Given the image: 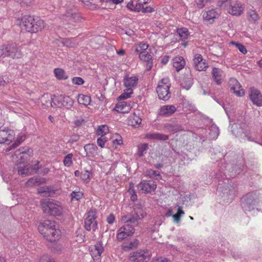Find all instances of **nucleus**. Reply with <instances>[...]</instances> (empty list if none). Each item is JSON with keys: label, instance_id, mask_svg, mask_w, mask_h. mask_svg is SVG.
Wrapping results in <instances>:
<instances>
[{"label": "nucleus", "instance_id": "nucleus-34", "mask_svg": "<svg viewBox=\"0 0 262 262\" xmlns=\"http://www.w3.org/2000/svg\"><path fill=\"white\" fill-rule=\"evenodd\" d=\"M212 74L214 80L217 84H220L222 80V71L216 68H214L212 71Z\"/></svg>", "mask_w": 262, "mask_h": 262}, {"label": "nucleus", "instance_id": "nucleus-27", "mask_svg": "<svg viewBox=\"0 0 262 262\" xmlns=\"http://www.w3.org/2000/svg\"><path fill=\"white\" fill-rule=\"evenodd\" d=\"M219 133L218 127L216 125L212 124L208 128L207 134H206L205 136H202L203 137L208 138L210 140H215L218 137Z\"/></svg>", "mask_w": 262, "mask_h": 262}, {"label": "nucleus", "instance_id": "nucleus-54", "mask_svg": "<svg viewBox=\"0 0 262 262\" xmlns=\"http://www.w3.org/2000/svg\"><path fill=\"white\" fill-rule=\"evenodd\" d=\"M231 43L234 45L242 53L246 54L247 53L246 48L242 43L232 41Z\"/></svg>", "mask_w": 262, "mask_h": 262}, {"label": "nucleus", "instance_id": "nucleus-4", "mask_svg": "<svg viewBox=\"0 0 262 262\" xmlns=\"http://www.w3.org/2000/svg\"><path fill=\"white\" fill-rule=\"evenodd\" d=\"M17 21L21 28L28 32L36 33L42 30L45 27L43 20L37 17L25 15Z\"/></svg>", "mask_w": 262, "mask_h": 262}, {"label": "nucleus", "instance_id": "nucleus-11", "mask_svg": "<svg viewBox=\"0 0 262 262\" xmlns=\"http://www.w3.org/2000/svg\"><path fill=\"white\" fill-rule=\"evenodd\" d=\"M151 256V251L145 248L133 252L130 258L134 262H145L148 261Z\"/></svg>", "mask_w": 262, "mask_h": 262}, {"label": "nucleus", "instance_id": "nucleus-48", "mask_svg": "<svg viewBox=\"0 0 262 262\" xmlns=\"http://www.w3.org/2000/svg\"><path fill=\"white\" fill-rule=\"evenodd\" d=\"M133 93V90L126 88L123 93L118 97L119 100H124L130 97Z\"/></svg>", "mask_w": 262, "mask_h": 262}, {"label": "nucleus", "instance_id": "nucleus-45", "mask_svg": "<svg viewBox=\"0 0 262 262\" xmlns=\"http://www.w3.org/2000/svg\"><path fill=\"white\" fill-rule=\"evenodd\" d=\"M232 2V0H219L217 2V5L220 8L227 11Z\"/></svg>", "mask_w": 262, "mask_h": 262}, {"label": "nucleus", "instance_id": "nucleus-35", "mask_svg": "<svg viewBox=\"0 0 262 262\" xmlns=\"http://www.w3.org/2000/svg\"><path fill=\"white\" fill-rule=\"evenodd\" d=\"M93 172L91 170L83 169L81 171L80 179L85 184L90 182L92 177Z\"/></svg>", "mask_w": 262, "mask_h": 262}, {"label": "nucleus", "instance_id": "nucleus-16", "mask_svg": "<svg viewBox=\"0 0 262 262\" xmlns=\"http://www.w3.org/2000/svg\"><path fill=\"white\" fill-rule=\"evenodd\" d=\"M14 137L15 133L13 130L8 128L0 130V144H9L14 139Z\"/></svg>", "mask_w": 262, "mask_h": 262}, {"label": "nucleus", "instance_id": "nucleus-40", "mask_svg": "<svg viewBox=\"0 0 262 262\" xmlns=\"http://www.w3.org/2000/svg\"><path fill=\"white\" fill-rule=\"evenodd\" d=\"M77 101L79 104L88 105L90 103L91 97L88 95L78 94L77 96Z\"/></svg>", "mask_w": 262, "mask_h": 262}, {"label": "nucleus", "instance_id": "nucleus-57", "mask_svg": "<svg viewBox=\"0 0 262 262\" xmlns=\"http://www.w3.org/2000/svg\"><path fill=\"white\" fill-rule=\"evenodd\" d=\"M244 167V166L243 165H240L239 166H238V165L237 166H235L234 167V169L232 171L231 173L230 174V176L231 177H233L236 175V174L239 173L243 170Z\"/></svg>", "mask_w": 262, "mask_h": 262}, {"label": "nucleus", "instance_id": "nucleus-22", "mask_svg": "<svg viewBox=\"0 0 262 262\" xmlns=\"http://www.w3.org/2000/svg\"><path fill=\"white\" fill-rule=\"evenodd\" d=\"M90 254L94 262H101V255L104 251L103 247H90Z\"/></svg>", "mask_w": 262, "mask_h": 262}, {"label": "nucleus", "instance_id": "nucleus-6", "mask_svg": "<svg viewBox=\"0 0 262 262\" xmlns=\"http://www.w3.org/2000/svg\"><path fill=\"white\" fill-rule=\"evenodd\" d=\"M9 57L12 58H19L21 52L19 48L14 43L3 45L0 47V57Z\"/></svg>", "mask_w": 262, "mask_h": 262}, {"label": "nucleus", "instance_id": "nucleus-39", "mask_svg": "<svg viewBox=\"0 0 262 262\" xmlns=\"http://www.w3.org/2000/svg\"><path fill=\"white\" fill-rule=\"evenodd\" d=\"M193 84V79L191 77H185L182 81L181 85L183 89L188 90Z\"/></svg>", "mask_w": 262, "mask_h": 262}, {"label": "nucleus", "instance_id": "nucleus-38", "mask_svg": "<svg viewBox=\"0 0 262 262\" xmlns=\"http://www.w3.org/2000/svg\"><path fill=\"white\" fill-rule=\"evenodd\" d=\"M177 212L172 215L173 221L175 223H179L181 221V217L184 215L185 212L182 210L181 206L177 205Z\"/></svg>", "mask_w": 262, "mask_h": 262}, {"label": "nucleus", "instance_id": "nucleus-1", "mask_svg": "<svg viewBox=\"0 0 262 262\" xmlns=\"http://www.w3.org/2000/svg\"><path fill=\"white\" fill-rule=\"evenodd\" d=\"M215 179L219 183L216 194L220 203L226 205L231 203L237 193L236 185L221 171L215 173Z\"/></svg>", "mask_w": 262, "mask_h": 262}, {"label": "nucleus", "instance_id": "nucleus-55", "mask_svg": "<svg viewBox=\"0 0 262 262\" xmlns=\"http://www.w3.org/2000/svg\"><path fill=\"white\" fill-rule=\"evenodd\" d=\"M148 145L147 143H143L140 145L138 147V155L140 157L143 156L145 151L148 149Z\"/></svg>", "mask_w": 262, "mask_h": 262}, {"label": "nucleus", "instance_id": "nucleus-9", "mask_svg": "<svg viewBox=\"0 0 262 262\" xmlns=\"http://www.w3.org/2000/svg\"><path fill=\"white\" fill-rule=\"evenodd\" d=\"M97 212L96 209H91L88 213L84 220V228L88 231L91 230L94 232L98 228V224L96 221Z\"/></svg>", "mask_w": 262, "mask_h": 262}, {"label": "nucleus", "instance_id": "nucleus-49", "mask_svg": "<svg viewBox=\"0 0 262 262\" xmlns=\"http://www.w3.org/2000/svg\"><path fill=\"white\" fill-rule=\"evenodd\" d=\"M73 155L71 153L66 155L63 160V164L66 167H70L73 164L72 158Z\"/></svg>", "mask_w": 262, "mask_h": 262}, {"label": "nucleus", "instance_id": "nucleus-19", "mask_svg": "<svg viewBox=\"0 0 262 262\" xmlns=\"http://www.w3.org/2000/svg\"><path fill=\"white\" fill-rule=\"evenodd\" d=\"M147 3L148 0H132L127 3L126 7L130 11L139 12L143 8V5Z\"/></svg>", "mask_w": 262, "mask_h": 262}, {"label": "nucleus", "instance_id": "nucleus-33", "mask_svg": "<svg viewBox=\"0 0 262 262\" xmlns=\"http://www.w3.org/2000/svg\"><path fill=\"white\" fill-rule=\"evenodd\" d=\"M247 19L251 23H255L259 19V16L257 13L252 9L247 10Z\"/></svg>", "mask_w": 262, "mask_h": 262}, {"label": "nucleus", "instance_id": "nucleus-23", "mask_svg": "<svg viewBox=\"0 0 262 262\" xmlns=\"http://www.w3.org/2000/svg\"><path fill=\"white\" fill-rule=\"evenodd\" d=\"M220 15V13L215 9H209L203 13V17L205 20L212 23Z\"/></svg>", "mask_w": 262, "mask_h": 262}, {"label": "nucleus", "instance_id": "nucleus-60", "mask_svg": "<svg viewBox=\"0 0 262 262\" xmlns=\"http://www.w3.org/2000/svg\"><path fill=\"white\" fill-rule=\"evenodd\" d=\"M107 141V139L105 136H101L100 138L97 139V143L98 145L103 148L104 147L105 142Z\"/></svg>", "mask_w": 262, "mask_h": 262}, {"label": "nucleus", "instance_id": "nucleus-53", "mask_svg": "<svg viewBox=\"0 0 262 262\" xmlns=\"http://www.w3.org/2000/svg\"><path fill=\"white\" fill-rule=\"evenodd\" d=\"M30 166L29 165H26L23 167L19 166L18 169V174L23 176L28 174L30 172Z\"/></svg>", "mask_w": 262, "mask_h": 262}, {"label": "nucleus", "instance_id": "nucleus-56", "mask_svg": "<svg viewBox=\"0 0 262 262\" xmlns=\"http://www.w3.org/2000/svg\"><path fill=\"white\" fill-rule=\"evenodd\" d=\"M39 262H57L52 256L44 254L42 255L39 260Z\"/></svg>", "mask_w": 262, "mask_h": 262}, {"label": "nucleus", "instance_id": "nucleus-51", "mask_svg": "<svg viewBox=\"0 0 262 262\" xmlns=\"http://www.w3.org/2000/svg\"><path fill=\"white\" fill-rule=\"evenodd\" d=\"M128 191L130 195V200L133 202L136 201L137 200V195L134 189V184L133 183L129 184V188Z\"/></svg>", "mask_w": 262, "mask_h": 262}, {"label": "nucleus", "instance_id": "nucleus-8", "mask_svg": "<svg viewBox=\"0 0 262 262\" xmlns=\"http://www.w3.org/2000/svg\"><path fill=\"white\" fill-rule=\"evenodd\" d=\"M134 210L135 215L126 214L122 217L121 222L123 223H130L137 226L138 224V221L144 218L146 215V212L142 209L135 208Z\"/></svg>", "mask_w": 262, "mask_h": 262}, {"label": "nucleus", "instance_id": "nucleus-29", "mask_svg": "<svg viewBox=\"0 0 262 262\" xmlns=\"http://www.w3.org/2000/svg\"><path fill=\"white\" fill-rule=\"evenodd\" d=\"M29 150L25 148H20L15 151L14 155L12 156L13 159L14 160V157L20 159V163L24 162L25 160L29 156Z\"/></svg>", "mask_w": 262, "mask_h": 262}, {"label": "nucleus", "instance_id": "nucleus-21", "mask_svg": "<svg viewBox=\"0 0 262 262\" xmlns=\"http://www.w3.org/2000/svg\"><path fill=\"white\" fill-rule=\"evenodd\" d=\"M52 231H48L43 237L47 241L50 242H55L58 240L60 236V231L58 229L55 228V223H53Z\"/></svg>", "mask_w": 262, "mask_h": 262}, {"label": "nucleus", "instance_id": "nucleus-18", "mask_svg": "<svg viewBox=\"0 0 262 262\" xmlns=\"http://www.w3.org/2000/svg\"><path fill=\"white\" fill-rule=\"evenodd\" d=\"M193 65L195 69L199 71H205L208 67V64L200 54H196L193 58Z\"/></svg>", "mask_w": 262, "mask_h": 262}, {"label": "nucleus", "instance_id": "nucleus-64", "mask_svg": "<svg viewBox=\"0 0 262 262\" xmlns=\"http://www.w3.org/2000/svg\"><path fill=\"white\" fill-rule=\"evenodd\" d=\"M115 217L113 214H110L106 219V221L109 224H113L115 221Z\"/></svg>", "mask_w": 262, "mask_h": 262}, {"label": "nucleus", "instance_id": "nucleus-62", "mask_svg": "<svg viewBox=\"0 0 262 262\" xmlns=\"http://www.w3.org/2000/svg\"><path fill=\"white\" fill-rule=\"evenodd\" d=\"M72 82L73 84L80 85L84 83V80L83 79L79 77H75L72 78Z\"/></svg>", "mask_w": 262, "mask_h": 262}, {"label": "nucleus", "instance_id": "nucleus-36", "mask_svg": "<svg viewBox=\"0 0 262 262\" xmlns=\"http://www.w3.org/2000/svg\"><path fill=\"white\" fill-rule=\"evenodd\" d=\"M64 17L74 22L80 21L82 19L80 14L76 12H67Z\"/></svg>", "mask_w": 262, "mask_h": 262}, {"label": "nucleus", "instance_id": "nucleus-24", "mask_svg": "<svg viewBox=\"0 0 262 262\" xmlns=\"http://www.w3.org/2000/svg\"><path fill=\"white\" fill-rule=\"evenodd\" d=\"M140 59L143 62L146 63V68L147 71H149L152 67V57L150 54L146 52H142L139 54Z\"/></svg>", "mask_w": 262, "mask_h": 262}, {"label": "nucleus", "instance_id": "nucleus-12", "mask_svg": "<svg viewBox=\"0 0 262 262\" xmlns=\"http://www.w3.org/2000/svg\"><path fill=\"white\" fill-rule=\"evenodd\" d=\"M124 225L121 227L117 231V238L118 241H123L125 238L132 236L135 232L134 227L130 223H125Z\"/></svg>", "mask_w": 262, "mask_h": 262}, {"label": "nucleus", "instance_id": "nucleus-59", "mask_svg": "<svg viewBox=\"0 0 262 262\" xmlns=\"http://www.w3.org/2000/svg\"><path fill=\"white\" fill-rule=\"evenodd\" d=\"M115 137L116 138L113 140V143L114 145H120L122 144L123 141L122 137L118 134H116L114 135V138Z\"/></svg>", "mask_w": 262, "mask_h": 262}, {"label": "nucleus", "instance_id": "nucleus-28", "mask_svg": "<svg viewBox=\"0 0 262 262\" xmlns=\"http://www.w3.org/2000/svg\"><path fill=\"white\" fill-rule=\"evenodd\" d=\"M186 61L182 56H176L172 59V65L177 72L182 70L185 66Z\"/></svg>", "mask_w": 262, "mask_h": 262}, {"label": "nucleus", "instance_id": "nucleus-47", "mask_svg": "<svg viewBox=\"0 0 262 262\" xmlns=\"http://www.w3.org/2000/svg\"><path fill=\"white\" fill-rule=\"evenodd\" d=\"M146 175L151 178H155L156 179H161V176L160 173L152 169H148L145 172Z\"/></svg>", "mask_w": 262, "mask_h": 262}, {"label": "nucleus", "instance_id": "nucleus-41", "mask_svg": "<svg viewBox=\"0 0 262 262\" xmlns=\"http://www.w3.org/2000/svg\"><path fill=\"white\" fill-rule=\"evenodd\" d=\"M55 77L59 80H65L68 78V76L65 71L60 68H56L54 71Z\"/></svg>", "mask_w": 262, "mask_h": 262}, {"label": "nucleus", "instance_id": "nucleus-58", "mask_svg": "<svg viewBox=\"0 0 262 262\" xmlns=\"http://www.w3.org/2000/svg\"><path fill=\"white\" fill-rule=\"evenodd\" d=\"M179 158L181 161V164H186L189 163V159L186 154L182 153L179 155Z\"/></svg>", "mask_w": 262, "mask_h": 262}, {"label": "nucleus", "instance_id": "nucleus-25", "mask_svg": "<svg viewBox=\"0 0 262 262\" xmlns=\"http://www.w3.org/2000/svg\"><path fill=\"white\" fill-rule=\"evenodd\" d=\"M138 82V78L136 76H126L123 79L124 86L127 89L133 90L135 88Z\"/></svg>", "mask_w": 262, "mask_h": 262}, {"label": "nucleus", "instance_id": "nucleus-61", "mask_svg": "<svg viewBox=\"0 0 262 262\" xmlns=\"http://www.w3.org/2000/svg\"><path fill=\"white\" fill-rule=\"evenodd\" d=\"M183 108H188V110L192 111H194L195 108L193 105H192L191 103L187 100L184 101L183 103Z\"/></svg>", "mask_w": 262, "mask_h": 262}, {"label": "nucleus", "instance_id": "nucleus-52", "mask_svg": "<svg viewBox=\"0 0 262 262\" xmlns=\"http://www.w3.org/2000/svg\"><path fill=\"white\" fill-rule=\"evenodd\" d=\"M76 39L75 38H67L63 41V43L66 47L72 48L76 45Z\"/></svg>", "mask_w": 262, "mask_h": 262}, {"label": "nucleus", "instance_id": "nucleus-17", "mask_svg": "<svg viewBox=\"0 0 262 262\" xmlns=\"http://www.w3.org/2000/svg\"><path fill=\"white\" fill-rule=\"evenodd\" d=\"M249 98L252 103L258 106H262V95L259 91L254 88H251L249 91Z\"/></svg>", "mask_w": 262, "mask_h": 262}, {"label": "nucleus", "instance_id": "nucleus-31", "mask_svg": "<svg viewBox=\"0 0 262 262\" xmlns=\"http://www.w3.org/2000/svg\"><path fill=\"white\" fill-rule=\"evenodd\" d=\"M84 150L86 152V156L89 157H94L97 155L98 148L95 144H88L84 146Z\"/></svg>", "mask_w": 262, "mask_h": 262}, {"label": "nucleus", "instance_id": "nucleus-26", "mask_svg": "<svg viewBox=\"0 0 262 262\" xmlns=\"http://www.w3.org/2000/svg\"><path fill=\"white\" fill-rule=\"evenodd\" d=\"M177 109L173 105H166L161 107L159 114L160 116L168 117L173 114Z\"/></svg>", "mask_w": 262, "mask_h": 262}, {"label": "nucleus", "instance_id": "nucleus-30", "mask_svg": "<svg viewBox=\"0 0 262 262\" xmlns=\"http://www.w3.org/2000/svg\"><path fill=\"white\" fill-rule=\"evenodd\" d=\"M145 138L148 140H166L168 137L167 135L159 133H148L145 135Z\"/></svg>", "mask_w": 262, "mask_h": 262}, {"label": "nucleus", "instance_id": "nucleus-44", "mask_svg": "<svg viewBox=\"0 0 262 262\" xmlns=\"http://www.w3.org/2000/svg\"><path fill=\"white\" fill-rule=\"evenodd\" d=\"M108 132V127L106 125H101L98 126L96 134L98 136H105Z\"/></svg>", "mask_w": 262, "mask_h": 262}, {"label": "nucleus", "instance_id": "nucleus-10", "mask_svg": "<svg viewBox=\"0 0 262 262\" xmlns=\"http://www.w3.org/2000/svg\"><path fill=\"white\" fill-rule=\"evenodd\" d=\"M74 101L69 96L59 95L52 98L51 105L58 107H64L68 109L71 108L73 105Z\"/></svg>", "mask_w": 262, "mask_h": 262}, {"label": "nucleus", "instance_id": "nucleus-43", "mask_svg": "<svg viewBox=\"0 0 262 262\" xmlns=\"http://www.w3.org/2000/svg\"><path fill=\"white\" fill-rule=\"evenodd\" d=\"M135 52L139 54L142 52H146V50L148 48V45L144 42H139L137 43L135 46Z\"/></svg>", "mask_w": 262, "mask_h": 262}, {"label": "nucleus", "instance_id": "nucleus-2", "mask_svg": "<svg viewBox=\"0 0 262 262\" xmlns=\"http://www.w3.org/2000/svg\"><path fill=\"white\" fill-rule=\"evenodd\" d=\"M229 128L237 137L250 142H255L262 146V143L259 142L257 132L249 126L246 123H242L241 124L238 123L232 124L231 122L230 121Z\"/></svg>", "mask_w": 262, "mask_h": 262}, {"label": "nucleus", "instance_id": "nucleus-15", "mask_svg": "<svg viewBox=\"0 0 262 262\" xmlns=\"http://www.w3.org/2000/svg\"><path fill=\"white\" fill-rule=\"evenodd\" d=\"M229 86L236 95L242 97L245 94V91L242 89V86L237 80L234 78H230L228 82Z\"/></svg>", "mask_w": 262, "mask_h": 262}, {"label": "nucleus", "instance_id": "nucleus-50", "mask_svg": "<svg viewBox=\"0 0 262 262\" xmlns=\"http://www.w3.org/2000/svg\"><path fill=\"white\" fill-rule=\"evenodd\" d=\"M70 196L71 197L72 201H78L82 198L83 193L79 190L73 191L71 192Z\"/></svg>", "mask_w": 262, "mask_h": 262}, {"label": "nucleus", "instance_id": "nucleus-20", "mask_svg": "<svg viewBox=\"0 0 262 262\" xmlns=\"http://www.w3.org/2000/svg\"><path fill=\"white\" fill-rule=\"evenodd\" d=\"M54 222L50 220H46L40 223L38 226V230L39 233L44 237L48 231H52Z\"/></svg>", "mask_w": 262, "mask_h": 262}, {"label": "nucleus", "instance_id": "nucleus-7", "mask_svg": "<svg viewBox=\"0 0 262 262\" xmlns=\"http://www.w3.org/2000/svg\"><path fill=\"white\" fill-rule=\"evenodd\" d=\"M170 84L168 78L162 79L158 83L157 93L160 99L167 101L169 99L171 94L169 92Z\"/></svg>", "mask_w": 262, "mask_h": 262}, {"label": "nucleus", "instance_id": "nucleus-37", "mask_svg": "<svg viewBox=\"0 0 262 262\" xmlns=\"http://www.w3.org/2000/svg\"><path fill=\"white\" fill-rule=\"evenodd\" d=\"M165 128L166 130L169 132H177L184 129L183 126L179 124H166L165 125Z\"/></svg>", "mask_w": 262, "mask_h": 262}, {"label": "nucleus", "instance_id": "nucleus-63", "mask_svg": "<svg viewBox=\"0 0 262 262\" xmlns=\"http://www.w3.org/2000/svg\"><path fill=\"white\" fill-rule=\"evenodd\" d=\"M151 262H169L167 258L163 257H158L154 258L152 259Z\"/></svg>", "mask_w": 262, "mask_h": 262}, {"label": "nucleus", "instance_id": "nucleus-14", "mask_svg": "<svg viewBox=\"0 0 262 262\" xmlns=\"http://www.w3.org/2000/svg\"><path fill=\"white\" fill-rule=\"evenodd\" d=\"M156 188L157 184L151 180L142 181L138 185V188L144 193H151Z\"/></svg>", "mask_w": 262, "mask_h": 262}, {"label": "nucleus", "instance_id": "nucleus-13", "mask_svg": "<svg viewBox=\"0 0 262 262\" xmlns=\"http://www.w3.org/2000/svg\"><path fill=\"white\" fill-rule=\"evenodd\" d=\"M244 9V5L241 2L235 1H232L227 11L232 15L239 16L243 13Z\"/></svg>", "mask_w": 262, "mask_h": 262}, {"label": "nucleus", "instance_id": "nucleus-5", "mask_svg": "<svg viewBox=\"0 0 262 262\" xmlns=\"http://www.w3.org/2000/svg\"><path fill=\"white\" fill-rule=\"evenodd\" d=\"M40 205L44 213L52 215H60L62 208L56 201L51 199H45L41 201Z\"/></svg>", "mask_w": 262, "mask_h": 262}, {"label": "nucleus", "instance_id": "nucleus-46", "mask_svg": "<svg viewBox=\"0 0 262 262\" xmlns=\"http://www.w3.org/2000/svg\"><path fill=\"white\" fill-rule=\"evenodd\" d=\"M25 139V136L24 134L22 133L20 134L17 137L16 140L15 141V142L7 149V150L9 151L12 148L18 146L23 141H24Z\"/></svg>", "mask_w": 262, "mask_h": 262}, {"label": "nucleus", "instance_id": "nucleus-3", "mask_svg": "<svg viewBox=\"0 0 262 262\" xmlns=\"http://www.w3.org/2000/svg\"><path fill=\"white\" fill-rule=\"evenodd\" d=\"M262 204V195L258 191H252L244 195L241 199V206L245 211L254 210L260 211L259 207Z\"/></svg>", "mask_w": 262, "mask_h": 262}, {"label": "nucleus", "instance_id": "nucleus-32", "mask_svg": "<svg viewBox=\"0 0 262 262\" xmlns=\"http://www.w3.org/2000/svg\"><path fill=\"white\" fill-rule=\"evenodd\" d=\"M130 106L125 101L118 103L115 107V111L120 113H126L130 110Z\"/></svg>", "mask_w": 262, "mask_h": 262}, {"label": "nucleus", "instance_id": "nucleus-42", "mask_svg": "<svg viewBox=\"0 0 262 262\" xmlns=\"http://www.w3.org/2000/svg\"><path fill=\"white\" fill-rule=\"evenodd\" d=\"M177 33L182 40H185L189 36V32L188 29L181 28L177 29Z\"/></svg>", "mask_w": 262, "mask_h": 262}]
</instances>
